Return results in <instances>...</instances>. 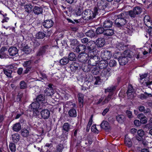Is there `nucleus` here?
I'll return each instance as SVG.
<instances>
[{
    "instance_id": "864d4df0",
    "label": "nucleus",
    "mask_w": 152,
    "mask_h": 152,
    "mask_svg": "<svg viewBox=\"0 0 152 152\" xmlns=\"http://www.w3.org/2000/svg\"><path fill=\"white\" fill-rule=\"evenodd\" d=\"M63 148V145L61 144L58 145L57 146V152H62Z\"/></svg>"
},
{
    "instance_id": "f03ea898",
    "label": "nucleus",
    "mask_w": 152,
    "mask_h": 152,
    "mask_svg": "<svg viewBox=\"0 0 152 152\" xmlns=\"http://www.w3.org/2000/svg\"><path fill=\"white\" fill-rule=\"evenodd\" d=\"M108 65V62L104 60H101L98 64V63H96V71H97L102 70V69L106 68Z\"/></svg>"
},
{
    "instance_id": "f704fd0d",
    "label": "nucleus",
    "mask_w": 152,
    "mask_h": 152,
    "mask_svg": "<svg viewBox=\"0 0 152 152\" xmlns=\"http://www.w3.org/2000/svg\"><path fill=\"white\" fill-rule=\"evenodd\" d=\"M138 117L140 119L141 122H142L143 124H145L147 122V121L145 119L146 117L143 114L141 113L139 114Z\"/></svg>"
},
{
    "instance_id": "6e6d98bb",
    "label": "nucleus",
    "mask_w": 152,
    "mask_h": 152,
    "mask_svg": "<svg viewBox=\"0 0 152 152\" xmlns=\"http://www.w3.org/2000/svg\"><path fill=\"white\" fill-rule=\"evenodd\" d=\"M7 50V47L5 46L1 48L0 50V53L2 54H4V52Z\"/></svg>"
},
{
    "instance_id": "4468645a",
    "label": "nucleus",
    "mask_w": 152,
    "mask_h": 152,
    "mask_svg": "<svg viewBox=\"0 0 152 152\" xmlns=\"http://www.w3.org/2000/svg\"><path fill=\"white\" fill-rule=\"evenodd\" d=\"M144 23L146 26L148 27L152 26V22L150 20V17L148 15H145L144 18Z\"/></svg>"
},
{
    "instance_id": "b1692460",
    "label": "nucleus",
    "mask_w": 152,
    "mask_h": 152,
    "mask_svg": "<svg viewBox=\"0 0 152 152\" xmlns=\"http://www.w3.org/2000/svg\"><path fill=\"white\" fill-rule=\"evenodd\" d=\"M152 97V95L151 94H148L145 92L144 94H141L139 96V97L142 100L146 99L148 97Z\"/></svg>"
},
{
    "instance_id": "dca6fc26",
    "label": "nucleus",
    "mask_w": 152,
    "mask_h": 152,
    "mask_svg": "<svg viewBox=\"0 0 152 152\" xmlns=\"http://www.w3.org/2000/svg\"><path fill=\"white\" fill-rule=\"evenodd\" d=\"M53 22L51 20H46L43 23V25L46 28H50L52 26Z\"/></svg>"
},
{
    "instance_id": "603ef678",
    "label": "nucleus",
    "mask_w": 152,
    "mask_h": 152,
    "mask_svg": "<svg viewBox=\"0 0 152 152\" xmlns=\"http://www.w3.org/2000/svg\"><path fill=\"white\" fill-rule=\"evenodd\" d=\"M109 65L110 67H113L116 66L117 62L114 60H110L109 62Z\"/></svg>"
},
{
    "instance_id": "1a4fd4ad",
    "label": "nucleus",
    "mask_w": 152,
    "mask_h": 152,
    "mask_svg": "<svg viewBox=\"0 0 152 152\" xmlns=\"http://www.w3.org/2000/svg\"><path fill=\"white\" fill-rule=\"evenodd\" d=\"M53 85L50 84L48 85V87L45 89V93L48 96H52L54 94V91L53 89L52 86Z\"/></svg>"
},
{
    "instance_id": "c85d7f7f",
    "label": "nucleus",
    "mask_w": 152,
    "mask_h": 152,
    "mask_svg": "<svg viewBox=\"0 0 152 152\" xmlns=\"http://www.w3.org/2000/svg\"><path fill=\"white\" fill-rule=\"evenodd\" d=\"M101 127L105 129H108L110 128V126L108 122L106 121H103L101 123Z\"/></svg>"
},
{
    "instance_id": "6e6552de",
    "label": "nucleus",
    "mask_w": 152,
    "mask_h": 152,
    "mask_svg": "<svg viewBox=\"0 0 152 152\" xmlns=\"http://www.w3.org/2000/svg\"><path fill=\"white\" fill-rule=\"evenodd\" d=\"M110 69L109 68H105L102 70L97 71V72L99 73L100 75L102 76H109L110 75Z\"/></svg>"
},
{
    "instance_id": "a211bd4d",
    "label": "nucleus",
    "mask_w": 152,
    "mask_h": 152,
    "mask_svg": "<svg viewBox=\"0 0 152 152\" xmlns=\"http://www.w3.org/2000/svg\"><path fill=\"white\" fill-rule=\"evenodd\" d=\"M128 60V58L122 56L118 58V61L121 65L123 66L125 65L127 63Z\"/></svg>"
},
{
    "instance_id": "e2e57ef3",
    "label": "nucleus",
    "mask_w": 152,
    "mask_h": 152,
    "mask_svg": "<svg viewBox=\"0 0 152 152\" xmlns=\"http://www.w3.org/2000/svg\"><path fill=\"white\" fill-rule=\"evenodd\" d=\"M68 133L63 131V133L61 135V137L66 140L67 138Z\"/></svg>"
},
{
    "instance_id": "4be33fe9",
    "label": "nucleus",
    "mask_w": 152,
    "mask_h": 152,
    "mask_svg": "<svg viewBox=\"0 0 152 152\" xmlns=\"http://www.w3.org/2000/svg\"><path fill=\"white\" fill-rule=\"evenodd\" d=\"M70 129L71 125L68 123H65L63 124L62 126V129L63 131L68 133Z\"/></svg>"
},
{
    "instance_id": "37998d69",
    "label": "nucleus",
    "mask_w": 152,
    "mask_h": 152,
    "mask_svg": "<svg viewBox=\"0 0 152 152\" xmlns=\"http://www.w3.org/2000/svg\"><path fill=\"white\" fill-rule=\"evenodd\" d=\"M22 135L24 137H27L29 135V133L28 130L26 129H23L21 131Z\"/></svg>"
},
{
    "instance_id": "774afa93",
    "label": "nucleus",
    "mask_w": 152,
    "mask_h": 152,
    "mask_svg": "<svg viewBox=\"0 0 152 152\" xmlns=\"http://www.w3.org/2000/svg\"><path fill=\"white\" fill-rule=\"evenodd\" d=\"M148 74L147 73H144V74H142L140 75V80H141L147 77Z\"/></svg>"
},
{
    "instance_id": "20e7f679",
    "label": "nucleus",
    "mask_w": 152,
    "mask_h": 152,
    "mask_svg": "<svg viewBox=\"0 0 152 152\" xmlns=\"http://www.w3.org/2000/svg\"><path fill=\"white\" fill-rule=\"evenodd\" d=\"M49 46L48 45H45L41 47L37 53V56H42L48 53L49 50Z\"/></svg>"
},
{
    "instance_id": "bb28decb",
    "label": "nucleus",
    "mask_w": 152,
    "mask_h": 152,
    "mask_svg": "<svg viewBox=\"0 0 152 152\" xmlns=\"http://www.w3.org/2000/svg\"><path fill=\"white\" fill-rule=\"evenodd\" d=\"M23 50L26 54L30 53L31 51V49L29 47L28 45H26L23 47Z\"/></svg>"
},
{
    "instance_id": "412c9836",
    "label": "nucleus",
    "mask_w": 152,
    "mask_h": 152,
    "mask_svg": "<svg viewBox=\"0 0 152 152\" xmlns=\"http://www.w3.org/2000/svg\"><path fill=\"white\" fill-rule=\"evenodd\" d=\"M33 12L35 14L38 15L42 13L43 10L41 7L35 6L33 9Z\"/></svg>"
},
{
    "instance_id": "de8ad7c7",
    "label": "nucleus",
    "mask_w": 152,
    "mask_h": 152,
    "mask_svg": "<svg viewBox=\"0 0 152 152\" xmlns=\"http://www.w3.org/2000/svg\"><path fill=\"white\" fill-rule=\"evenodd\" d=\"M32 7V5L30 4H27L25 6V10L28 12H30L31 11Z\"/></svg>"
},
{
    "instance_id": "72a5a7b5",
    "label": "nucleus",
    "mask_w": 152,
    "mask_h": 152,
    "mask_svg": "<svg viewBox=\"0 0 152 152\" xmlns=\"http://www.w3.org/2000/svg\"><path fill=\"white\" fill-rule=\"evenodd\" d=\"M134 91V90L132 86L131 85H129L128 86V89L127 92L128 96H129L132 95Z\"/></svg>"
},
{
    "instance_id": "58836bf2",
    "label": "nucleus",
    "mask_w": 152,
    "mask_h": 152,
    "mask_svg": "<svg viewBox=\"0 0 152 152\" xmlns=\"http://www.w3.org/2000/svg\"><path fill=\"white\" fill-rule=\"evenodd\" d=\"M45 100V96L42 94H40L37 97L36 100L37 102H42Z\"/></svg>"
},
{
    "instance_id": "5701e85b",
    "label": "nucleus",
    "mask_w": 152,
    "mask_h": 152,
    "mask_svg": "<svg viewBox=\"0 0 152 152\" xmlns=\"http://www.w3.org/2000/svg\"><path fill=\"white\" fill-rule=\"evenodd\" d=\"M112 22L109 20H107L104 22L103 26L105 28H109L112 27L113 25Z\"/></svg>"
},
{
    "instance_id": "8fccbe9b",
    "label": "nucleus",
    "mask_w": 152,
    "mask_h": 152,
    "mask_svg": "<svg viewBox=\"0 0 152 152\" xmlns=\"http://www.w3.org/2000/svg\"><path fill=\"white\" fill-rule=\"evenodd\" d=\"M104 29L103 27H100L96 28V33L98 34H101L103 32H104Z\"/></svg>"
},
{
    "instance_id": "49530a36",
    "label": "nucleus",
    "mask_w": 152,
    "mask_h": 152,
    "mask_svg": "<svg viewBox=\"0 0 152 152\" xmlns=\"http://www.w3.org/2000/svg\"><path fill=\"white\" fill-rule=\"evenodd\" d=\"M9 148L10 151L12 152H15L16 151V146L15 144L12 142L10 143L9 145Z\"/></svg>"
},
{
    "instance_id": "ddd939ff",
    "label": "nucleus",
    "mask_w": 152,
    "mask_h": 152,
    "mask_svg": "<svg viewBox=\"0 0 152 152\" xmlns=\"http://www.w3.org/2000/svg\"><path fill=\"white\" fill-rule=\"evenodd\" d=\"M8 51L10 56H14L18 54V50L16 47L12 46L9 48Z\"/></svg>"
},
{
    "instance_id": "7ed1b4c3",
    "label": "nucleus",
    "mask_w": 152,
    "mask_h": 152,
    "mask_svg": "<svg viewBox=\"0 0 152 152\" xmlns=\"http://www.w3.org/2000/svg\"><path fill=\"white\" fill-rule=\"evenodd\" d=\"M83 18L85 20H88L92 19V15L93 17L94 18L95 16L94 14L92 12H91L89 10H85V11L83 12Z\"/></svg>"
},
{
    "instance_id": "680f3d73",
    "label": "nucleus",
    "mask_w": 152,
    "mask_h": 152,
    "mask_svg": "<svg viewBox=\"0 0 152 152\" xmlns=\"http://www.w3.org/2000/svg\"><path fill=\"white\" fill-rule=\"evenodd\" d=\"M101 83V79L99 76L96 77V85H99Z\"/></svg>"
},
{
    "instance_id": "39448f33",
    "label": "nucleus",
    "mask_w": 152,
    "mask_h": 152,
    "mask_svg": "<svg viewBox=\"0 0 152 152\" xmlns=\"http://www.w3.org/2000/svg\"><path fill=\"white\" fill-rule=\"evenodd\" d=\"M89 43L91 44V45L87 47L88 50L89 52V54L91 58H94L95 56L94 52L95 48V42L93 41H90Z\"/></svg>"
},
{
    "instance_id": "cd10ccee",
    "label": "nucleus",
    "mask_w": 152,
    "mask_h": 152,
    "mask_svg": "<svg viewBox=\"0 0 152 152\" xmlns=\"http://www.w3.org/2000/svg\"><path fill=\"white\" fill-rule=\"evenodd\" d=\"M78 64H77L73 62L71 64L70 68L72 72H75L78 69Z\"/></svg>"
},
{
    "instance_id": "aec40b11",
    "label": "nucleus",
    "mask_w": 152,
    "mask_h": 152,
    "mask_svg": "<svg viewBox=\"0 0 152 152\" xmlns=\"http://www.w3.org/2000/svg\"><path fill=\"white\" fill-rule=\"evenodd\" d=\"M116 87V86L112 85L108 87L107 88L105 89V92H110V93L109 94H113V92L115 91Z\"/></svg>"
},
{
    "instance_id": "f257e3e1",
    "label": "nucleus",
    "mask_w": 152,
    "mask_h": 152,
    "mask_svg": "<svg viewBox=\"0 0 152 152\" xmlns=\"http://www.w3.org/2000/svg\"><path fill=\"white\" fill-rule=\"evenodd\" d=\"M142 12V9L139 6H136L133 10L129 11L128 15L132 18H135L137 16L140 14Z\"/></svg>"
},
{
    "instance_id": "5fc2aeb1",
    "label": "nucleus",
    "mask_w": 152,
    "mask_h": 152,
    "mask_svg": "<svg viewBox=\"0 0 152 152\" xmlns=\"http://www.w3.org/2000/svg\"><path fill=\"white\" fill-rule=\"evenodd\" d=\"M138 135L140 137H143L144 134V132L142 129L138 130L137 132Z\"/></svg>"
},
{
    "instance_id": "0eeeda50",
    "label": "nucleus",
    "mask_w": 152,
    "mask_h": 152,
    "mask_svg": "<svg viewBox=\"0 0 152 152\" xmlns=\"http://www.w3.org/2000/svg\"><path fill=\"white\" fill-rule=\"evenodd\" d=\"M88 58V55L86 53H83L79 55L77 59L79 61L85 63L87 61Z\"/></svg>"
},
{
    "instance_id": "9d476101",
    "label": "nucleus",
    "mask_w": 152,
    "mask_h": 152,
    "mask_svg": "<svg viewBox=\"0 0 152 152\" xmlns=\"http://www.w3.org/2000/svg\"><path fill=\"white\" fill-rule=\"evenodd\" d=\"M111 56L112 54L110 52L107 50L102 53L101 54V56L104 59L103 60L105 61L109 59Z\"/></svg>"
},
{
    "instance_id": "f8f14e48",
    "label": "nucleus",
    "mask_w": 152,
    "mask_h": 152,
    "mask_svg": "<svg viewBox=\"0 0 152 152\" xmlns=\"http://www.w3.org/2000/svg\"><path fill=\"white\" fill-rule=\"evenodd\" d=\"M29 108L31 110H34L41 109L40 105L39 102H34L32 103L30 105Z\"/></svg>"
},
{
    "instance_id": "2f4dec72",
    "label": "nucleus",
    "mask_w": 152,
    "mask_h": 152,
    "mask_svg": "<svg viewBox=\"0 0 152 152\" xmlns=\"http://www.w3.org/2000/svg\"><path fill=\"white\" fill-rule=\"evenodd\" d=\"M113 94H109L108 96L106 97L104 101L102 102V105H104L107 103L111 99Z\"/></svg>"
},
{
    "instance_id": "a18cd8bd",
    "label": "nucleus",
    "mask_w": 152,
    "mask_h": 152,
    "mask_svg": "<svg viewBox=\"0 0 152 152\" xmlns=\"http://www.w3.org/2000/svg\"><path fill=\"white\" fill-rule=\"evenodd\" d=\"M78 97L79 102L81 103L82 104H83V102L84 98L83 94L81 93H79L78 95Z\"/></svg>"
},
{
    "instance_id": "0e129e2a",
    "label": "nucleus",
    "mask_w": 152,
    "mask_h": 152,
    "mask_svg": "<svg viewBox=\"0 0 152 152\" xmlns=\"http://www.w3.org/2000/svg\"><path fill=\"white\" fill-rule=\"evenodd\" d=\"M30 111L33 112V114L34 115L38 116L39 115V110H34Z\"/></svg>"
},
{
    "instance_id": "09e8293b",
    "label": "nucleus",
    "mask_w": 152,
    "mask_h": 152,
    "mask_svg": "<svg viewBox=\"0 0 152 152\" xmlns=\"http://www.w3.org/2000/svg\"><path fill=\"white\" fill-rule=\"evenodd\" d=\"M122 56L124 57H126V58H128V57L131 58V57L130 53L129 50L124 51Z\"/></svg>"
},
{
    "instance_id": "c03bdc74",
    "label": "nucleus",
    "mask_w": 152,
    "mask_h": 152,
    "mask_svg": "<svg viewBox=\"0 0 152 152\" xmlns=\"http://www.w3.org/2000/svg\"><path fill=\"white\" fill-rule=\"evenodd\" d=\"M124 44L122 43H118L115 46V48H117L119 50H123L124 49Z\"/></svg>"
},
{
    "instance_id": "ea45409f",
    "label": "nucleus",
    "mask_w": 152,
    "mask_h": 152,
    "mask_svg": "<svg viewBox=\"0 0 152 152\" xmlns=\"http://www.w3.org/2000/svg\"><path fill=\"white\" fill-rule=\"evenodd\" d=\"M124 142L126 145L128 147H130L132 146V142L129 138L125 137Z\"/></svg>"
},
{
    "instance_id": "4d7b16f0",
    "label": "nucleus",
    "mask_w": 152,
    "mask_h": 152,
    "mask_svg": "<svg viewBox=\"0 0 152 152\" xmlns=\"http://www.w3.org/2000/svg\"><path fill=\"white\" fill-rule=\"evenodd\" d=\"M152 84V81H150L148 80L147 82H145L144 83V85L145 86L148 87V88H150V86Z\"/></svg>"
},
{
    "instance_id": "a878e982",
    "label": "nucleus",
    "mask_w": 152,
    "mask_h": 152,
    "mask_svg": "<svg viewBox=\"0 0 152 152\" xmlns=\"http://www.w3.org/2000/svg\"><path fill=\"white\" fill-rule=\"evenodd\" d=\"M12 140L15 143L17 142L20 139V136L18 133H15L12 135Z\"/></svg>"
},
{
    "instance_id": "4c0bfd02",
    "label": "nucleus",
    "mask_w": 152,
    "mask_h": 152,
    "mask_svg": "<svg viewBox=\"0 0 152 152\" xmlns=\"http://www.w3.org/2000/svg\"><path fill=\"white\" fill-rule=\"evenodd\" d=\"M4 73L8 77L10 78L12 77V71L11 70L9 69H4Z\"/></svg>"
},
{
    "instance_id": "c9c22d12",
    "label": "nucleus",
    "mask_w": 152,
    "mask_h": 152,
    "mask_svg": "<svg viewBox=\"0 0 152 152\" xmlns=\"http://www.w3.org/2000/svg\"><path fill=\"white\" fill-rule=\"evenodd\" d=\"M68 59L69 61H75L76 59V56L73 53H70L69 55Z\"/></svg>"
},
{
    "instance_id": "473e14b6",
    "label": "nucleus",
    "mask_w": 152,
    "mask_h": 152,
    "mask_svg": "<svg viewBox=\"0 0 152 152\" xmlns=\"http://www.w3.org/2000/svg\"><path fill=\"white\" fill-rule=\"evenodd\" d=\"M69 116L71 117H76L77 116V112L76 110L74 109L70 110L68 112Z\"/></svg>"
},
{
    "instance_id": "13d9d810",
    "label": "nucleus",
    "mask_w": 152,
    "mask_h": 152,
    "mask_svg": "<svg viewBox=\"0 0 152 152\" xmlns=\"http://www.w3.org/2000/svg\"><path fill=\"white\" fill-rule=\"evenodd\" d=\"M152 84V81H150L148 80L147 82H145L144 83V85L145 86L148 87V88H150V86Z\"/></svg>"
},
{
    "instance_id": "bf43d9fd",
    "label": "nucleus",
    "mask_w": 152,
    "mask_h": 152,
    "mask_svg": "<svg viewBox=\"0 0 152 152\" xmlns=\"http://www.w3.org/2000/svg\"><path fill=\"white\" fill-rule=\"evenodd\" d=\"M83 9L82 8H79L76 12V14L77 16H80L82 13L83 14Z\"/></svg>"
},
{
    "instance_id": "393cba45",
    "label": "nucleus",
    "mask_w": 152,
    "mask_h": 152,
    "mask_svg": "<svg viewBox=\"0 0 152 152\" xmlns=\"http://www.w3.org/2000/svg\"><path fill=\"white\" fill-rule=\"evenodd\" d=\"M21 129V125L19 123H16L13 125L12 127V129L15 132H18Z\"/></svg>"
},
{
    "instance_id": "c756f323",
    "label": "nucleus",
    "mask_w": 152,
    "mask_h": 152,
    "mask_svg": "<svg viewBox=\"0 0 152 152\" xmlns=\"http://www.w3.org/2000/svg\"><path fill=\"white\" fill-rule=\"evenodd\" d=\"M124 116L123 115H120L116 116V119L118 122L122 123L124 121Z\"/></svg>"
},
{
    "instance_id": "7c9ffc66",
    "label": "nucleus",
    "mask_w": 152,
    "mask_h": 152,
    "mask_svg": "<svg viewBox=\"0 0 152 152\" xmlns=\"http://www.w3.org/2000/svg\"><path fill=\"white\" fill-rule=\"evenodd\" d=\"M114 34V31L112 29H106L104 31L105 35L108 36H111Z\"/></svg>"
},
{
    "instance_id": "6ab92c4d",
    "label": "nucleus",
    "mask_w": 152,
    "mask_h": 152,
    "mask_svg": "<svg viewBox=\"0 0 152 152\" xmlns=\"http://www.w3.org/2000/svg\"><path fill=\"white\" fill-rule=\"evenodd\" d=\"M96 45L98 47H101L104 46L105 43L104 39L102 38H99L96 40Z\"/></svg>"
},
{
    "instance_id": "2eb2a0df",
    "label": "nucleus",
    "mask_w": 152,
    "mask_h": 152,
    "mask_svg": "<svg viewBox=\"0 0 152 152\" xmlns=\"http://www.w3.org/2000/svg\"><path fill=\"white\" fill-rule=\"evenodd\" d=\"M86 49V48L85 45L80 44L77 47L75 50L78 53H83L85 51Z\"/></svg>"
},
{
    "instance_id": "9b49d317",
    "label": "nucleus",
    "mask_w": 152,
    "mask_h": 152,
    "mask_svg": "<svg viewBox=\"0 0 152 152\" xmlns=\"http://www.w3.org/2000/svg\"><path fill=\"white\" fill-rule=\"evenodd\" d=\"M40 113L42 118L45 119H48L50 115V111L47 109L42 110Z\"/></svg>"
},
{
    "instance_id": "3c124183",
    "label": "nucleus",
    "mask_w": 152,
    "mask_h": 152,
    "mask_svg": "<svg viewBox=\"0 0 152 152\" xmlns=\"http://www.w3.org/2000/svg\"><path fill=\"white\" fill-rule=\"evenodd\" d=\"M20 88L21 89H25L27 88V84L23 80L21 81L20 83Z\"/></svg>"
},
{
    "instance_id": "338daca9",
    "label": "nucleus",
    "mask_w": 152,
    "mask_h": 152,
    "mask_svg": "<svg viewBox=\"0 0 152 152\" xmlns=\"http://www.w3.org/2000/svg\"><path fill=\"white\" fill-rule=\"evenodd\" d=\"M93 115H92L91 116V117L89 119V120L88 122V124L87 125L88 126H91V124H92V121H93L92 118H93Z\"/></svg>"
},
{
    "instance_id": "79ce46f5",
    "label": "nucleus",
    "mask_w": 152,
    "mask_h": 152,
    "mask_svg": "<svg viewBox=\"0 0 152 152\" xmlns=\"http://www.w3.org/2000/svg\"><path fill=\"white\" fill-rule=\"evenodd\" d=\"M45 36V34L42 32H39L36 35V38L38 39H41L44 38Z\"/></svg>"
},
{
    "instance_id": "e433bc0d",
    "label": "nucleus",
    "mask_w": 152,
    "mask_h": 152,
    "mask_svg": "<svg viewBox=\"0 0 152 152\" xmlns=\"http://www.w3.org/2000/svg\"><path fill=\"white\" fill-rule=\"evenodd\" d=\"M69 62V60L67 58L63 57L60 61V63L62 65H65Z\"/></svg>"
},
{
    "instance_id": "a19ab883",
    "label": "nucleus",
    "mask_w": 152,
    "mask_h": 152,
    "mask_svg": "<svg viewBox=\"0 0 152 152\" xmlns=\"http://www.w3.org/2000/svg\"><path fill=\"white\" fill-rule=\"evenodd\" d=\"M86 35L88 37L92 38L95 36L94 32L91 30H90L86 33Z\"/></svg>"
},
{
    "instance_id": "052dcab7",
    "label": "nucleus",
    "mask_w": 152,
    "mask_h": 152,
    "mask_svg": "<svg viewBox=\"0 0 152 152\" xmlns=\"http://www.w3.org/2000/svg\"><path fill=\"white\" fill-rule=\"evenodd\" d=\"M32 70L33 68L29 66L26 67V70L24 71V74H27L30 71H33Z\"/></svg>"
},
{
    "instance_id": "f3484780",
    "label": "nucleus",
    "mask_w": 152,
    "mask_h": 152,
    "mask_svg": "<svg viewBox=\"0 0 152 152\" xmlns=\"http://www.w3.org/2000/svg\"><path fill=\"white\" fill-rule=\"evenodd\" d=\"M101 1L98 2L97 4V7H96V16L97 15L100 14V12L102 10L104 9L103 5L101 4Z\"/></svg>"
},
{
    "instance_id": "423d86ee",
    "label": "nucleus",
    "mask_w": 152,
    "mask_h": 152,
    "mask_svg": "<svg viewBox=\"0 0 152 152\" xmlns=\"http://www.w3.org/2000/svg\"><path fill=\"white\" fill-rule=\"evenodd\" d=\"M127 23V20L125 18H117L115 20V26L118 27H121Z\"/></svg>"
},
{
    "instance_id": "69168bd1",
    "label": "nucleus",
    "mask_w": 152,
    "mask_h": 152,
    "mask_svg": "<svg viewBox=\"0 0 152 152\" xmlns=\"http://www.w3.org/2000/svg\"><path fill=\"white\" fill-rule=\"evenodd\" d=\"M126 113L129 118H131L132 117V114L131 111L127 110L126 112Z\"/></svg>"
}]
</instances>
